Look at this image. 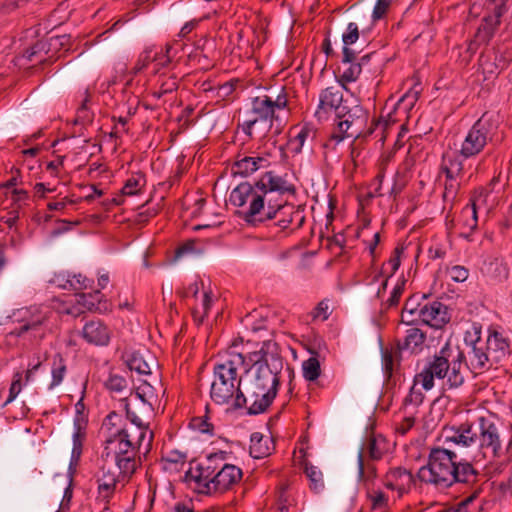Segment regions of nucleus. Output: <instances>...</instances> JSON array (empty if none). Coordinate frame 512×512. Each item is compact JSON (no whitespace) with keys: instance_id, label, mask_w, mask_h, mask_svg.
<instances>
[{"instance_id":"obj_1","label":"nucleus","mask_w":512,"mask_h":512,"mask_svg":"<svg viewBox=\"0 0 512 512\" xmlns=\"http://www.w3.org/2000/svg\"><path fill=\"white\" fill-rule=\"evenodd\" d=\"M480 473L473 464L466 460H458L455 451L443 447H432L427 463L417 473V478L426 484L439 489H447L456 483L474 486Z\"/></svg>"},{"instance_id":"obj_2","label":"nucleus","mask_w":512,"mask_h":512,"mask_svg":"<svg viewBox=\"0 0 512 512\" xmlns=\"http://www.w3.org/2000/svg\"><path fill=\"white\" fill-rule=\"evenodd\" d=\"M245 364L246 357L242 353L215 364L210 387V398L215 404L228 405V410L232 411L245 407L242 378L238 375V366Z\"/></svg>"},{"instance_id":"obj_3","label":"nucleus","mask_w":512,"mask_h":512,"mask_svg":"<svg viewBox=\"0 0 512 512\" xmlns=\"http://www.w3.org/2000/svg\"><path fill=\"white\" fill-rule=\"evenodd\" d=\"M336 118L339 119L337 123L338 132L331 134L329 140L323 144L324 148H328L331 141H335L337 144L345 137H353L355 140L366 139L374 132V128L371 126L364 131L369 113L359 104L352 107L346 104L341 107L336 114Z\"/></svg>"},{"instance_id":"obj_4","label":"nucleus","mask_w":512,"mask_h":512,"mask_svg":"<svg viewBox=\"0 0 512 512\" xmlns=\"http://www.w3.org/2000/svg\"><path fill=\"white\" fill-rule=\"evenodd\" d=\"M502 139L498 119L485 112L469 130L460 153L463 157L470 158L482 152L488 142H500Z\"/></svg>"},{"instance_id":"obj_5","label":"nucleus","mask_w":512,"mask_h":512,"mask_svg":"<svg viewBox=\"0 0 512 512\" xmlns=\"http://www.w3.org/2000/svg\"><path fill=\"white\" fill-rule=\"evenodd\" d=\"M282 202L273 201L264 194H253L246 211L236 213L250 227H261L278 230Z\"/></svg>"},{"instance_id":"obj_6","label":"nucleus","mask_w":512,"mask_h":512,"mask_svg":"<svg viewBox=\"0 0 512 512\" xmlns=\"http://www.w3.org/2000/svg\"><path fill=\"white\" fill-rule=\"evenodd\" d=\"M246 375L242 390L245 398L244 408L249 415L262 414L272 405L278 389L249 374Z\"/></svg>"},{"instance_id":"obj_7","label":"nucleus","mask_w":512,"mask_h":512,"mask_svg":"<svg viewBox=\"0 0 512 512\" xmlns=\"http://www.w3.org/2000/svg\"><path fill=\"white\" fill-rule=\"evenodd\" d=\"M452 356V347L446 343L438 354L433 356L427 366L414 377L415 383H421L425 390H431L434 386V378L444 379L450 368V359Z\"/></svg>"},{"instance_id":"obj_8","label":"nucleus","mask_w":512,"mask_h":512,"mask_svg":"<svg viewBox=\"0 0 512 512\" xmlns=\"http://www.w3.org/2000/svg\"><path fill=\"white\" fill-rule=\"evenodd\" d=\"M288 105L287 93L285 87L281 88L279 94L276 95L275 100L269 96H258L252 100V112L257 115L259 122L268 123V128L272 127L276 109H284Z\"/></svg>"},{"instance_id":"obj_9","label":"nucleus","mask_w":512,"mask_h":512,"mask_svg":"<svg viewBox=\"0 0 512 512\" xmlns=\"http://www.w3.org/2000/svg\"><path fill=\"white\" fill-rule=\"evenodd\" d=\"M476 429H478L477 445L483 453L485 454L486 451H489L493 458L499 457L501 451V440L498 426L494 422L482 416L478 418Z\"/></svg>"},{"instance_id":"obj_10","label":"nucleus","mask_w":512,"mask_h":512,"mask_svg":"<svg viewBox=\"0 0 512 512\" xmlns=\"http://www.w3.org/2000/svg\"><path fill=\"white\" fill-rule=\"evenodd\" d=\"M487 193L481 189L475 191L471 196L469 204H467L461 211V236L469 238L470 235L477 229L478 217L477 212L479 209L486 205Z\"/></svg>"},{"instance_id":"obj_11","label":"nucleus","mask_w":512,"mask_h":512,"mask_svg":"<svg viewBox=\"0 0 512 512\" xmlns=\"http://www.w3.org/2000/svg\"><path fill=\"white\" fill-rule=\"evenodd\" d=\"M505 11L506 7L503 4L495 3L493 13L483 17L474 35L475 43L487 45L490 42L501 23L500 19Z\"/></svg>"},{"instance_id":"obj_12","label":"nucleus","mask_w":512,"mask_h":512,"mask_svg":"<svg viewBox=\"0 0 512 512\" xmlns=\"http://www.w3.org/2000/svg\"><path fill=\"white\" fill-rule=\"evenodd\" d=\"M248 362H260L272 366L275 370H282L283 357L281 356L280 346L272 340L264 341L258 351L248 354Z\"/></svg>"},{"instance_id":"obj_13","label":"nucleus","mask_w":512,"mask_h":512,"mask_svg":"<svg viewBox=\"0 0 512 512\" xmlns=\"http://www.w3.org/2000/svg\"><path fill=\"white\" fill-rule=\"evenodd\" d=\"M135 451V443L127 429L118 430L113 436L106 440V446L102 457L105 461L112 456L129 454Z\"/></svg>"},{"instance_id":"obj_14","label":"nucleus","mask_w":512,"mask_h":512,"mask_svg":"<svg viewBox=\"0 0 512 512\" xmlns=\"http://www.w3.org/2000/svg\"><path fill=\"white\" fill-rule=\"evenodd\" d=\"M420 321L432 328L441 329L450 322L448 307L440 301L424 303L420 311Z\"/></svg>"},{"instance_id":"obj_15","label":"nucleus","mask_w":512,"mask_h":512,"mask_svg":"<svg viewBox=\"0 0 512 512\" xmlns=\"http://www.w3.org/2000/svg\"><path fill=\"white\" fill-rule=\"evenodd\" d=\"M345 90L342 86H329L322 90L319 98V105L315 115L321 119L323 114L328 111H335V115L339 112L341 107H344L347 103L343 101V92Z\"/></svg>"},{"instance_id":"obj_16","label":"nucleus","mask_w":512,"mask_h":512,"mask_svg":"<svg viewBox=\"0 0 512 512\" xmlns=\"http://www.w3.org/2000/svg\"><path fill=\"white\" fill-rule=\"evenodd\" d=\"M256 189L268 197L273 192H278L280 195L289 193L294 195L296 188L293 184H288L282 177L274 175L272 171L264 173L261 178L255 182Z\"/></svg>"},{"instance_id":"obj_17","label":"nucleus","mask_w":512,"mask_h":512,"mask_svg":"<svg viewBox=\"0 0 512 512\" xmlns=\"http://www.w3.org/2000/svg\"><path fill=\"white\" fill-rule=\"evenodd\" d=\"M449 359L450 368L446 375V384L449 389H456L463 385L465 381L464 372L466 369H469V366L464 352L460 350L459 347H456V349L452 348V356H450Z\"/></svg>"},{"instance_id":"obj_18","label":"nucleus","mask_w":512,"mask_h":512,"mask_svg":"<svg viewBox=\"0 0 512 512\" xmlns=\"http://www.w3.org/2000/svg\"><path fill=\"white\" fill-rule=\"evenodd\" d=\"M243 472L233 464H225L213 477L215 494H223L232 489L242 479Z\"/></svg>"},{"instance_id":"obj_19","label":"nucleus","mask_w":512,"mask_h":512,"mask_svg":"<svg viewBox=\"0 0 512 512\" xmlns=\"http://www.w3.org/2000/svg\"><path fill=\"white\" fill-rule=\"evenodd\" d=\"M46 321L47 317L41 312L36 311L33 313L27 310L22 318L18 320V325L9 332V335L19 338L28 333L36 334L42 330Z\"/></svg>"},{"instance_id":"obj_20","label":"nucleus","mask_w":512,"mask_h":512,"mask_svg":"<svg viewBox=\"0 0 512 512\" xmlns=\"http://www.w3.org/2000/svg\"><path fill=\"white\" fill-rule=\"evenodd\" d=\"M486 350L488 351L490 362H494L497 365L510 355V342L502 333L493 330L490 331L487 338Z\"/></svg>"},{"instance_id":"obj_21","label":"nucleus","mask_w":512,"mask_h":512,"mask_svg":"<svg viewBox=\"0 0 512 512\" xmlns=\"http://www.w3.org/2000/svg\"><path fill=\"white\" fill-rule=\"evenodd\" d=\"M81 335L92 345L106 346L111 338V331L101 320H91L85 323Z\"/></svg>"},{"instance_id":"obj_22","label":"nucleus","mask_w":512,"mask_h":512,"mask_svg":"<svg viewBox=\"0 0 512 512\" xmlns=\"http://www.w3.org/2000/svg\"><path fill=\"white\" fill-rule=\"evenodd\" d=\"M446 441L453 442L462 447L476 446L478 441V429L473 423H462L457 428L446 430Z\"/></svg>"},{"instance_id":"obj_23","label":"nucleus","mask_w":512,"mask_h":512,"mask_svg":"<svg viewBox=\"0 0 512 512\" xmlns=\"http://www.w3.org/2000/svg\"><path fill=\"white\" fill-rule=\"evenodd\" d=\"M304 222V211L299 208H296L292 204L284 202L282 203V207L280 210L278 230L276 231V233L288 229L292 224H295V226L292 228V231L300 229L303 226Z\"/></svg>"},{"instance_id":"obj_24","label":"nucleus","mask_w":512,"mask_h":512,"mask_svg":"<svg viewBox=\"0 0 512 512\" xmlns=\"http://www.w3.org/2000/svg\"><path fill=\"white\" fill-rule=\"evenodd\" d=\"M429 295L427 294H413L411 295L404 304L401 314V321L407 325L417 324L420 320V311L423 308V301L427 300Z\"/></svg>"},{"instance_id":"obj_25","label":"nucleus","mask_w":512,"mask_h":512,"mask_svg":"<svg viewBox=\"0 0 512 512\" xmlns=\"http://www.w3.org/2000/svg\"><path fill=\"white\" fill-rule=\"evenodd\" d=\"M250 366L246 369V374H249L260 381H263L270 386L279 388L280 377L279 374L282 370H275L272 366L264 365L260 362H249Z\"/></svg>"},{"instance_id":"obj_26","label":"nucleus","mask_w":512,"mask_h":512,"mask_svg":"<svg viewBox=\"0 0 512 512\" xmlns=\"http://www.w3.org/2000/svg\"><path fill=\"white\" fill-rule=\"evenodd\" d=\"M122 358L125 360L127 367L131 371H136L139 374H151V369L156 366L155 358L152 356L145 357L139 351L123 354Z\"/></svg>"},{"instance_id":"obj_27","label":"nucleus","mask_w":512,"mask_h":512,"mask_svg":"<svg viewBox=\"0 0 512 512\" xmlns=\"http://www.w3.org/2000/svg\"><path fill=\"white\" fill-rule=\"evenodd\" d=\"M124 401L127 419L135 426L142 427L143 419L147 418L154 411L153 404L133 400L132 409L130 400L124 399Z\"/></svg>"},{"instance_id":"obj_28","label":"nucleus","mask_w":512,"mask_h":512,"mask_svg":"<svg viewBox=\"0 0 512 512\" xmlns=\"http://www.w3.org/2000/svg\"><path fill=\"white\" fill-rule=\"evenodd\" d=\"M47 50L51 51V55L45 59H40V64L53 63L59 56H56L62 49L68 51L70 49V35L67 34H53V31L49 32L47 37Z\"/></svg>"},{"instance_id":"obj_29","label":"nucleus","mask_w":512,"mask_h":512,"mask_svg":"<svg viewBox=\"0 0 512 512\" xmlns=\"http://www.w3.org/2000/svg\"><path fill=\"white\" fill-rule=\"evenodd\" d=\"M479 342V339L473 342L472 353L469 358V368L475 374H480L496 365V363L490 362L488 351L478 346Z\"/></svg>"},{"instance_id":"obj_30","label":"nucleus","mask_w":512,"mask_h":512,"mask_svg":"<svg viewBox=\"0 0 512 512\" xmlns=\"http://www.w3.org/2000/svg\"><path fill=\"white\" fill-rule=\"evenodd\" d=\"M239 157L238 155L231 168L233 176L247 177L257 171L261 167L260 163L265 161L262 157Z\"/></svg>"},{"instance_id":"obj_31","label":"nucleus","mask_w":512,"mask_h":512,"mask_svg":"<svg viewBox=\"0 0 512 512\" xmlns=\"http://www.w3.org/2000/svg\"><path fill=\"white\" fill-rule=\"evenodd\" d=\"M249 454L255 459H262L271 454L274 449V442L272 439H265L259 432H254L250 437Z\"/></svg>"},{"instance_id":"obj_32","label":"nucleus","mask_w":512,"mask_h":512,"mask_svg":"<svg viewBox=\"0 0 512 512\" xmlns=\"http://www.w3.org/2000/svg\"><path fill=\"white\" fill-rule=\"evenodd\" d=\"M425 340L426 333L419 328L413 327L407 330L403 342H397V349L399 351L410 350L411 352H414L424 344Z\"/></svg>"},{"instance_id":"obj_33","label":"nucleus","mask_w":512,"mask_h":512,"mask_svg":"<svg viewBox=\"0 0 512 512\" xmlns=\"http://www.w3.org/2000/svg\"><path fill=\"white\" fill-rule=\"evenodd\" d=\"M255 189V183L253 185L248 182L240 183L230 193V203L236 207L244 206L247 203L248 197L251 196L253 198V194H260Z\"/></svg>"},{"instance_id":"obj_34","label":"nucleus","mask_w":512,"mask_h":512,"mask_svg":"<svg viewBox=\"0 0 512 512\" xmlns=\"http://www.w3.org/2000/svg\"><path fill=\"white\" fill-rule=\"evenodd\" d=\"M135 455L136 452H132L125 455L109 457L111 460L115 461L119 470V476L129 479L135 473Z\"/></svg>"},{"instance_id":"obj_35","label":"nucleus","mask_w":512,"mask_h":512,"mask_svg":"<svg viewBox=\"0 0 512 512\" xmlns=\"http://www.w3.org/2000/svg\"><path fill=\"white\" fill-rule=\"evenodd\" d=\"M161 461L163 462V469L180 471L187 461V454L179 450H170L165 455H162Z\"/></svg>"},{"instance_id":"obj_36","label":"nucleus","mask_w":512,"mask_h":512,"mask_svg":"<svg viewBox=\"0 0 512 512\" xmlns=\"http://www.w3.org/2000/svg\"><path fill=\"white\" fill-rule=\"evenodd\" d=\"M441 171L446 177H459L463 173L462 161L454 154H444L442 158Z\"/></svg>"},{"instance_id":"obj_37","label":"nucleus","mask_w":512,"mask_h":512,"mask_svg":"<svg viewBox=\"0 0 512 512\" xmlns=\"http://www.w3.org/2000/svg\"><path fill=\"white\" fill-rule=\"evenodd\" d=\"M60 277L55 276L51 283L56 284L59 288L65 289V290H73V291H80L87 288V278L82 276L81 274L73 275L71 279L65 280V284L60 283Z\"/></svg>"},{"instance_id":"obj_38","label":"nucleus","mask_w":512,"mask_h":512,"mask_svg":"<svg viewBox=\"0 0 512 512\" xmlns=\"http://www.w3.org/2000/svg\"><path fill=\"white\" fill-rule=\"evenodd\" d=\"M51 55V51L47 50V39H41L37 41L35 44H33L31 47L25 50L23 53V57L26 58L28 61H33L35 59L38 60L40 63V59H43L42 56Z\"/></svg>"},{"instance_id":"obj_39","label":"nucleus","mask_w":512,"mask_h":512,"mask_svg":"<svg viewBox=\"0 0 512 512\" xmlns=\"http://www.w3.org/2000/svg\"><path fill=\"white\" fill-rule=\"evenodd\" d=\"M407 98H408V94H405L404 96H402L399 99V101L395 104L393 111L389 112L386 117L381 115L378 119H373L371 122V127H373L375 129L377 126L382 125L383 129L386 130L389 126L397 123L398 120L395 117V114H396L397 110L401 107V105L406 101Z\"/></svg>"},{"instance_id":"obj_40","label":"nucleus","mask_w":512,"mask_h":512,"mask_svg":"<svg viewBox=\"0 0 512 512\" xmlns=\"http://www.w3.org/2000/svg\"><path fill=\"white\" fill-rule=\"evenodd\" d=\"M348 64L349 67L346 68L338 78L339 85L342 86V88L345 90H348L347 83L355 82L362 72L361 63L352 62Z\"/></svg>"},{"instance_id":"obj_41","label":"nucleus","mask_w":512,"mask_h":512,"mask_svg":"<svg viewBox=\"0 0 512 512\" xmlns=\"http://www.w3.org/2000/svg\"><path fill=\"white\" fill-rule=\"evenodd\" d=\"M101 471L103 473L102 479H99V485L98 490L99 492L102 491H108L109 495L111 496L115 490L116 484L119 481L118 476L115 475L114 471H111L110 469L106 470L105 466H102Z\"/></svg>"},{"instance_id":"obj_42","label":"nucleus","mask_w":512,"mask_h":512,"mask_svg":"<svg viewBox=\"0 0 512 512\" xmlns=\"http://www.w3.org/2000/svg\"><path fill=\"white\" fill-rule=\"evenodd\" d=\"M136 175V177L133 176L125 182L121 190L122 195L132 196L141 192L145 185V175L142 172H138Z\"/></svg>"},{"instance_id":"obj_43","label":"nucleus","mask_w":512,"mask_h":512,"mask_svg":"<svg viewBox=\"0 0 512 512\" xmlns=\"http://www.w3.org/2000/svg\"><path fill=\"white\" fill-rule=\"evenodd\" d=\"M193 482L195 486L190 487L193 490V492L205 496H211L215 494V491L213 490L212 478L201 476V474H195Z\"/></svg>"},{"instance_id":"obj_44","label":"nucleus","mask_w":512,"mask_h":512,"mask_svg":"<svg viewBox=\"0 0 512 512\" xmlns=\"http://www.w3.org/2000/svg\"><path fill=\"white\" fill-rule=\"evenodd\" d=\"M303 376L308 381H315L321 375L320 362L316 357H310L303 362Z\"/></svg>"},{"instance_id":"obj_45","label":"nucleus","mask_w":512,"mask_h":512,"mask_svg":"<svg viewBox=\"0 0 512 512\" xmlns=\"http://www.w3.org/2000/svg\"><path fill=\"white\" fill-rule=\"evenodd\" d=\"M66 369L67 367L63 357L60 354H57L56 357L54 358L53 367L51 371L52 382L49 386L50 389L59 385L62 382L64 375L66 373Z\"/></svg>"},{"instance_id":"obj_46","label":"nucleus","mask_w":512,"mask_h":512,"mask_svg":"<svg viewBox=\"0 0 512 512\" xmlns=\"http://www.w3.org/2000/svg\"><path fill=\"white\" fill-rule=\"evenodd\" d=\"M206 414L204 417H194L191 419L190 427L193 429H197L201 433L213 435L214 434V425L209 422L208 413L210 412L209 405H206Z\"/></svg>"},{"instance_id":"obj_47","label":"nucleus","mask_w":512,"mask_h":512,"mask_svg":"<svg viewBox=\"0 0 512 512\" xmlns=\"http://www.w3.org/2000/svg\"><path fill=\"white\" fill-rule=\"evenodd\" d=\"M364 448L363 446L360 447L357 455V462H358V480L364 481L366 479H369L370 477L376 476V467L374 465H367L365 471V464H364Z\"/></svg>"},{"instance_id":"obj_48","label":"nucleus","mask_w":512,"mask_h":512,"mask_svg":"<svg viewBox=\"0 0 512 512\" xmlns=\"http://www.w3.org/2000/svg\"><path fill=\"white\" fill-rule=\"evenodd\" d=\"M316 136V130H314L309 125L305 124L294 139H291L290 142H297V146L294 148V153L299 154L302 151L305 141L308 138L314 139Z\"/></svg>"},{"instance_id":"obj_49","label":"nucleus","mask_w":512,"mask_h":512,"mask_svg":"<svg viewBox=\"0 0 512 512\" xmlns=\"http://www.w3.org/2000/svg\"><path fill=\"white\" fill-rule=\"evenodd\" d=\"M84 439H85V432H82L80 425L77 424V430L75 431V433L73 435V448H72V457H71L70 467L72 466L73 462L77 463L79 461L80 456L82 454Z\"/></svg>"},{"instance_id":"obj_50","label":"nucleus","mask_w":512,"mask_h":512,"mask_svg":"<svg viewBox=\"0 0 512 512\" xmlns=\"http://www.w3.org/2000/svg\"><path fill=\"white\" fill-rule=\"evenodd\" d=\"M457 178L458 177H446L443 192L444 201H453L456 198L460 188V182Z\"/></svg>"},{"instance_id":"obj_51","label":"nucleus","mask_w":512,"mask_h":512,"mask_svg":"<svg viewBox=\"0 0 512 512\" xmlns=\"http://www.w3.org/2000/svg\"><path fill=\"white\" fill-rule=\"evenodd\" d=\"M196 243H197L196 239H189V240L185 241L183 244L179 245L175 249L174 260H177L187 254L194 253L196 251V248H195Z\"/></svg>"},{"instance_id":"obj_52","label":"nucleus","mask_w":512,"mask_h":512,"mask_svg":"<svg viewBox=\"0 0 512 512\" xmlns=\"http://www.w3.org/2000/svg\"><path fill=\"white\" fill-rule=\"evenodd\" d=\"M21 379H22L21 373L17 372L14 374L13 381H12L10 389H9V396H8L7 400L4 402L3 406L8 405L18 396V394L21 391Z\"/></svg>"},{"instance_id":"obj_53","label":"nucleus","mask_w":512,"mask_h":512,"mask_svg":"<svg viewBox=\"0 0 512 512\" xmlns=\"http://www.w3.org/2000/svg\"><path fill=\"white\" fill-rule=\"evenodd\" d=\"M105 386L110 391L120 392L126 387V379L119 375H110Z\"/></svg>"},{"instance_id":"obj_54","label":"nucleus","mask_w":512,"mask_h":512,"mask_svg":"<svg viewBox=\"0 0 512 512\" xmlns=\"http://www.w3.org/2000/svg\"><path fill=\"white\" fill-rule=\"evenodd\" d=\"M359 38L358 26L355 23H349L347 32L342 35L344 45L349 46L354 44Z\"/></svg>"},{"instance_id":"obj_55","label":"nucleus","mask_w":512,"mask_h":512,"mask_svg":"<svg viewBox=\"0 0 512 512\" xmlns=\"http://www.w3.org/2000/svg\"><path fill=\"white\" fill-rule=\"evenodd\" d=\"M303 466L304 473L311 481V488L316 489L317 483L320 481L322 473L320 471H317L316 468L309 464L307 461L303 462Z\"/></svg>"},{"instance_id":"obj_56","label":"nucleus","mask_w":512,"mask_h":512,"mask_svg":"<svg viewBox=\"0 0 512 512\" xmlns=\"http://www.w3.org/2000/svg\"><path fill=\"white\" fill-rule=\"evenodd\" d=\"M216 458H219L221 460H225L226 459V452L220 451L218 453H211L207 457L208 464L204 465V476L205 477L212 478L214 476L213 474H214V472H215L217 467L213 466L211 463Z\"/></svg>"},{"instance_id":"obj_57","label":"nucleus","mask_w":512,"mask_h":512,"mask_svg":"<svg viewBox=\"0 0 512 512\" xmlns=\"http://www.w3.org/2000/svg\"><path fill=\"white\" fill-rule=\"evenodd\" d=\"M406 280L402 279L401 282L397 283L394 287L391 296L387 300L388 307H395L399 304L400 298L404 292Z\"/></svg>"},{"instance_id":"obj_58","label":"nucleus","mask_w":512,"mask_h":512,"mask_svg":"<svg viewBox=\"0 0 512 512\" xmlns=\"http://www.w3.org/2000/svg\"><path fill=\"white\" fill-rule=\"evenodd\" d=\"M403 252H404L403 246H397L394 249L393 254L388 261V263L391 265V273L388 275V277L393 276L395 274V272L399 269L400 264H401V256H402Z\"/></svg>"},{"instance_id":"obj_59","label":"nucleus","mask_w":512,"mask_h":512,"mask_svg":"<svg viewBox=\"0 0 512 512\" xmlns=\"http://www.w3.org/2000/svg\"><path fill=\"white\" fill-rule=\"evenodd\" d=\"M417 383L414 382V385L411 387L409 394L404 399V405L414 404L415 406H419L422 404L424 400V394L420 390L415 389V385Z\"/></svg>"},{"instance_id":"obj_60","label":"nucleus","mask_w":512,"mask_h":512,"mask_svg":"<svg viewBox=\"0 0 512 512\" xmlns=\"http://www.w3.org/2000/svg\"><path fill=\"white\" fill-rule=\"evenodd\" d=\"M370 498L372 501V509H382L388 506V498L381 490L374 492L373 495H370Z\"/></svg>"},{"instance_id":"obj_61","label":"nucleus","mask_w":512,"mask_h":512,"mask_svg":"<svg viewBox=\"0 0 512 512\" xmlns=\"http://www.w3.org/2000/svg\"><path fill=\"white\" fill-rule=\"evenodd\" d=\"M390 0H377L373 9V19L379 20L385 16L390 6Z\"/></svg>"},{"instance_id":"obj_62","label":"nucleus","mask_w":512,"mask_h":512,"mask_svg":"<svg viewBox=\"0 0 512 512\" xmlns=\"http://www.w3.org/2000/svg\"><path fill=\"white\" fill-rule=\"evenodd\" d=\"M368 454L369 458L372 460H380L383 456V453L380 451V449L377 446V440L374 435H371L368 438Z\"/></svg>"},{"instance_id":"obj_63","label":"nucleus","mask_w":512,"mask_h":512,"mask_svg":"<svg viewBox=\"0 0 512 512\" xmlns=\"http://www.w3.org/2000/svg\"><path fill=\"white\" fill-rule=\"evenodd\" d=\"M451 279L455 282H464L469 275V271L464 266L456 265L451 268Z\"/></svg>"},{"instance_id":"obj_64","label":"nucleus","mask_w":512,"mask_h":512,"mask_svg":"<svg viewBox=\"0 0 512 512\" xmlns=\"http://www.w3.org/2000/svg\"><path fill=\"white\" fill-rule=\"evenodd\" d=\"M312 318L315 320L321 318L322 321L328 319L330 313L328 312V304L325 301H321L311 312Z\"/></svg>"}]
</instances>
